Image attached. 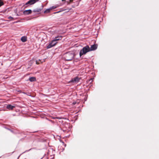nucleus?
Segmentation results:
<instances>
[{
  "instance_id": "17",
  "label": "nucleus",
  "mask_w": 159,
  "mask_h": 159,
  "mask_svg": "<svg viewBox=\"0 0 159 159\" xmlns=\"http://www.w3.org/2000/svg\"><path fill=\"white\" fill-rule=\"evenodd\" d=\"M73 1V0H70V2L71 3Z\"/></svg>"
},
{
  "instance_id": "2",
  "label": "nucleus",
  "mask_w": 159,
  "mask_h": 159,
  "mask_svg": "<svg viewBox=\"0 0 159 159\" xmlns=\"http://www.w3.org/2000/svg\"><path fill=\"white\" fill-rule=\"evenodd\" d=\"M90 47L88 45H87L84 47L81 50L80 52V57L83 55L85 54L87 52H90Z\"/></svg>"
},
{
  "instance_id": "1",
  "label": "nucleus",
  "mask_w": 159,
  "mask_h": 159,
  "mask_svg": "<svg viewBox=\"0 0 159 159\" xmlns=\"http://www.w3.org/2000/svg\"><path fill=\"white\" fill-rule=\"evenodd\" d=\"M74 53L72 52H69L66 53L65 55V59L67 61L72 60L74 58Z\"/></svg>"
},
{
  "instance_id": "9",
  "label": "nucleus",
  "mask_w": 159,
  "mask_h": 159,
  "mask_svg": "<svg viewBox=\"0 0 159 159\" xmlns=\"http://www.w3.org/2000/svg\"><path fill=\"white\" fill-rule=\"evenodd\" d=\"M55 8L52 7L49 9H46L45 11H44V13H48L50 12V11L52 10L53 9H54Z\"/></svg>"
},
{
  "instance_id": "10",
  "label": "nucleus",
  "mask_w": 159,
  "mask_h": 159,
  "mask_svg": "<svg viewBox=\"0 0 159 159\" xmlns=\"http://www.w3.org/2000/svg\"><path fill=\"white\" fill-rule=\"evenodd\" d=\"M62 37L61 36H58L55 38V40L56 41H57L60 40H61L62 39Z\"/></svg>"
},
{
  "instance_id": "15",
  "label": "nucleus",
  "mask_w": 159,
  "mask_h": 159,
  "mask_svg": "<svg viewBox=\"0 0 159 159\" xmlns=\"http://www.w3.org/2000/svg\"><path fill=\"white\" fill-rule=\"evenodd\" d=\"M8 18L9 19H12V20H13V17H11V16H9V17H8Z\"/></svg>"
},
{
  "instance_id": "14",
  "label": "nucleus",
  "mask_w": 159,
  "mask_h": 159,
  "mask_svg": "<svg viewBox=\"0 0 159 159\" xmlns=\"http://www.w3.org/2000/svg\"><path fill=\"white\" fill-rule=\"evenodd\" d=\"M4 5V3L2 1H0V7Z\"/></svg>"
},
{
  "instance_id": "5",
  "label": "nucleus",
  "mask_w": 159,
  "mask_h": 159,
  "mask_svg": "<svg viewBox=\"0 0 159 159\" xmlns=\"http://www.w3.org/2000/svg\"><path fill=\"white\" fill-rule=\"evenodd\" d=\"M98 47V45L97 44H94L91 46L90 48V51H93L96 50Z\"/></svg>"
},
{
  "instance_id": "19",
  "label": "nucleus",
  "mask_w": 159,
  "mask_h": 159,
  "mask_svg": "<svg viewBox=\"0 0 159 159\" xmlns=\"http://www.w3.org/2000/svg\"><path fill=\"white\" fill-rule=\"evenodd\" d=\"M62 1H65V0H62Z\"/></svg>"
},
{
  "instance_id": "7",
  "label": "nucleus",
  "mask_w": 159,
  "mask_h": 159,
  "mask_svg": "<svg viewBox=\"0 0 159 159\" xmlns=\"http://www.w3.org/2000/svg\"><path fill=\"white\" fill-rule=\"evenodd\" d=\"M32 11L31 10H25L23 11L24 15H29L32 13Z\"/></svg>"
},
{
  "instance_id": "4",
  "label": "nucleus",
  "mask_w": 159,
  "mask_h": 159,
  "mask_svg": "<svg viewBox=\"0 0 159 159\" xmlns=\"http://www.w3.org/2000/svg\"><path fill=\"white\" fill-rule=\"evenodd\" d=\"M38 0H30L26 2L25 4V5H27L28 4L32 5L35 3Z\"/></svg>"
},
{
  "instance_id": "21",
  "label": "nucleus",
  "mask_w": 159,
  "mask_h": 159,
  "mask_svg": "<svg viewBox=\"0 0 159 159\" xmlns=\"http://www.w3.org/2000/svg\"><path fill=\"white\" fill-rule=\"evenodd\" d=\"M2 0H0V1H2Z\"/></svg>"
},
{
  "instance_id": "6",
  "label": "nucleus",
  "mask_w": 159,
  "mask_h": 159,
  "mask_svg": "<svg viewBox=\"0 0 159 159\" xmlns=\"http://www.w3.org/2000/svg\"><path fill=\"white\" fill-rule=\"evenodd\" d=\"M79 80L80 79H79L78 77H76L73 79L72 80H71L70 82L75 83H77L79 81Z\"/></svg>"
},
{
  "instance_id": "13",
  "label": "nucleus",
  "mask_w": 159,
  "mask_h": 159,
  "mask_svg": "<svg viewBox=\"0 0 159 159\" xmlns=\"http://www.w3.org/2000/svg\"><path fill=\"white\" fill-rule=\"evenodd\" d=\"M29 80L31 82H33L35 81L36 79L35 77H31L29 78Z\"/></svg>"
},
{
  "instance_id": "11",
  "label": "nucleus",
  "mask_w": 159,
  "mask_h": 159,
  "mask_svg": "<svg viewBox=\"0 0 159 159\" xmlns=\"http://www.w3.org/2000/svg\"><path fill=\"white\" fill-rule=\"evenodd\" d=\"M21 40L23 42H26L27 40V37L25 36L22 37L21 38Z\"/></svg>"
},
{
  "instance_id": "3",
  "label": "nucleus",
  "mask_w": 159,
  "mask_h": 159,
  "mask_svg": "<svg viewBox=\"0 0 159 159\" xmlns=\"http://www.w3.org/2000/svg\"><path fill=\"white\" fill-rule=\"evenodd\" d=\"M57 43L56 41L54 39L52 40L51 42L47 46V48H50L54 46Z\"/></svg>"
},
{
  "instance_id": "12",
  "label": "nucleus",
  "mask_w": 159,
  "mask_h": 159,
  "mask_svg": "<svg viewBox=\"0 0 159 159\" xmlns=\"http://www.w3.org/2000/svg\"><path fill=\"white\" fill-rule=\"evenodd\" d=\"M42 9V8H36L35 9L34 11H33L34 12H39L41 11V10Z\"/></svg>"
},
{
  "instance_id": "16",
  "label": "nucleus",
  "mask_w": 159,
  "mask_h": 159,
  "mask_svg": "<svg viewBox=\"0 0 159 159\" xmlns=\"http://www.w3.org/2000/svg\"><path fill=\"white\" fill-rule=\"evenodd\" d=\"M36 64H39V62L38 61H36Z\"/></svg>"
},
{
  "instance_id": "8",
  "label": "nucleus",
  "mask_w": 159,
  "mask_h": 159,
  "mask_svg": "<svg viewBox=\"0 0 159 159\" xmlns=\"http://www.w3.org/2000/svg\"><path fill=\"white\" fill-rule=\"evenodd\" d=\"M6 107L7 109L10 110H12L13 109V108L15 107V106L11 105L10 104H8L7 105Z\"/></svg>"
},
{
  "instance_id": "18",
  "label": "nucleus",
  "mask_w": 159,
  "mask_h": 159,
  "mask_svg": "<svg viewBox=\"0 0 159 159\" xmlns=\"http://www.w3.org/2000/svg\"><path fill=\"white\" fill-rule=\"evenodd\" d=\"M91 80H92V79H90V80H89V81H91Z\"/></svg>"
},
{
  "instance_id": "20",
  "label": "nucleus",
  "mask_w": 159,
  "mask_h": 159,
  "mask_svg": "<svg viewBox=\"0 0 159 159\" xmlns=\"http://www.w3.org/2000/svg\"><path fill=\"white\" fill-rule=\"evenodd\" d=\"M49 155H50L49 152H48Z\"/></svg>"
}]
</instances>
